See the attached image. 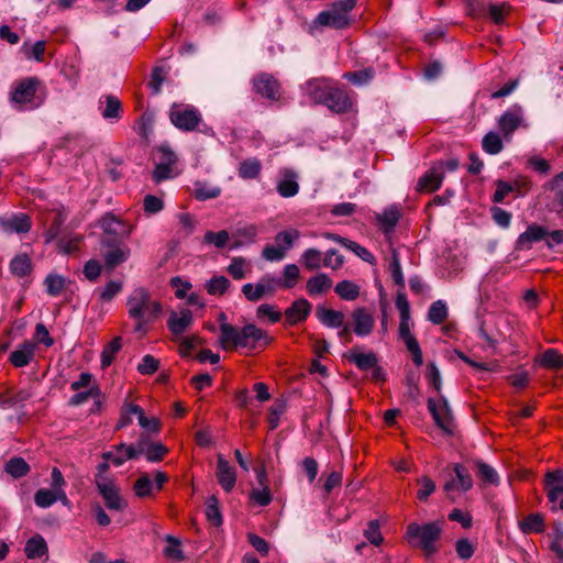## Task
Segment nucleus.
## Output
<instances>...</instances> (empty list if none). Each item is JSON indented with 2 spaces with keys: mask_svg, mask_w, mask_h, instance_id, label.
<instances>
[{
  "mask_svg": "<svg viewBox=\"0 0 563 563\" xmlns=\"http://www.w3.org/2000/svg\"><path fill=\"white\" fill-rule=\"evenodd\" d=\"M156 163L172 166L177 162L176 154L167 145H161L156 150Z\"/></svg>",
  "mask_w": 563,
  "mask_h": 563,
  "instance_id": "62",
  "label": "nucleus"
},
{
  "mask_svg": "<svg viewBox=\"0 0 563 563\" xmlns=\"http://www.w3.org/2000/svg\"><path fill=\"white\" fill-rule=\"evenodd\" d=\"M374 76L375 69L373 67H366L356 71H347L343 75V78L355 86H363L368 84Z\"/></svg>",
  "mask_w": 563,
  "mask_h": 563,
  "instance_id": "42",
  "label": "nucleus"
},
{
  "mask_svg": "<svg viewBox=\"0 0 563 563\" xmlns=\"http://www.w3.org/2000/svg\"><path fill=\"white\" fill-rule=\"evenodd\" d=\"M364 537L373 544L378 547L383 542L380 525L377 519L371 520L364 530Z\"/></svg>",
  "mask_w": 563,
  "mask_h": 563,
  "instance_id": "57",
  "label": "nucleus"
},
{
  "mask_svg": "<svg viewBox=\"0 0 563 563\" xmlns=\"http://www.w3.org/2000/svg\"><path fill=\"white\" fill-rule=\"evenodd\" d=\"M48 551L45 539L41 534L31 537L24 548L25 555L29 560L40 559Z\"/></svg>",
  "mask_w": 563,
  "mask_h": 563,
  "instance_id": "34",
  "label": "nucleus"
},
{
  "mask_svg": "<svg viewBox=\"0 0 563 563\" xmlns=\"http://www.w3.org/2000/svg\"><path fill=\"white\" fill-rule=\"evenodd\" d=\"M35 504L41 508H47L56 503V494L55 490L38 489L34 495Z\"/></svg>",
  "mask_w": 563,
  "mask_h": 563,
  "instance_id": "63",
  "label": "nucleus"
},
{
  "mask_svg": "<svg viewBox=\"0 0 563 563\" xmlns=\"http://www.w3.org/2000/svg\"><path fill=\"white\" fill-rule=\"evenodd\" d=\"M334 291L341 299L347 301L355 300L360 296V287L351 280L339 282Z\"/></svg>",
  "mask_w": 563,
  "mask_h": 563,
  "instance_id": "39",
  "label": "nucleus"
},
{
  "mask_svg": "<svg viewBox=\"0 0 563 563\" xmlns=\"http://www.w3.org/2000/svg\"><path fill=\"white\" fill-rule=\"evenodd\" d=\"M230 287V280L225 276L212 277L207 284L206 289L210 295H223Z\"/></svg>",
  "mask_w": 563,
  "mask_h": 563,
  "instance_id": "52",
  "label": "nucleus"
},
{
  "mask_svg": "<svg viewBox=\"0 0 563 563\" xmlns=\"http://www.w3.org/2000/svg\"><path fill=\"white\" fill-rule=\"evenodd\" d=\"M284 178L277 184V191L284 198H290L298 194L299 185L296 180L297 175L291 169L283 172Z\"/></svg>",
  "mask_w": 563,
  "mask_h": 563,
  "instance_id": "29",
  "label": "nucleus"
},
{
  "mask_svg": "<svg viewBox=\"0 0 563 563\" xmlns=\"http://www.w3.org/2000/svg\"><path fill=\"white\" fill-rule=\"evenodd\" d=\"M522 533H542L545 530L544 517L539 512L530 514L519 521Z\"/></svg>",
  "mask_w": 563,
  "mask_h": 563,
  "instance_id": "32",
  "label": "nucleus"
},
{
  "mask_svg": "<svg viewBox=\"0 0 563 563\" xmlns=\"http://www.w3.org/2000/svg\"><path fill=\"white\" fill-rule=\"evenodd\" d=\"M448 318V308L442 300H437L431 303L428 310V320L433 324H441Z\"/></svg>",
  "mask_w": 563,
  "mask_h": 563,
  "instance_id": "49",
  "label": "nucleus"
},
{
  "mask_svg": "<svg viewBox=\"0 0 563 563\" xmlns=\"http://www.w3.org/2000/svg\"><path fill=\"white\" fill-rule=\"evenodd\" d=\"M545 492L563 494V470L548 472L544 477Z\"/></svg>",
  "mask_w": 563,
  "mask_h": 563,
  "instance_id": "41",
  "label": "nucleus"
},
{
  "mask_svg": "<svg viewBox=\"0 0 563 563\" xmlns=\"http://www.w3.org/2000/svg\"><path fill=\"white\" fill-rule=\"evenodd\" d=\"M153 487L151 477L145 473L135 481L133 489L137 497L144 498L152 494Z\"/></svg>",
  "mask_w": 563,
  "mask_h": 563,
  "instance_id": "55",
  "label": "nucleus"
},
{
  "mask_svg": "<svg viewBox=\"0 0 563 563\" xmlns=\"http://www.w3.org/2000/svg\"><path fill=\"white\" fill-rule=\"evenodd\" d=\"M122 290V283L110 280L102 289H99V298L101 301H111Z\"/></svg>",
  "mask_w": 563,
  "mask_h": 563,
  "instance_id": "61",
  "label": "nucleus"
},
{
  "mask_svg": "<svg viewBox=\"0 0 563 563\" xmlns=\"http://www.w3.org/2000/svg\"><path fill=\"white\" fill-rule=\"evenodd\" d=\"M192 323V312L189 309H184L179 314L172 312L167 320V327L174 335H180Z\"/></svg>",
  "mask_w": 563,
  "mask_h": 563,
  "instance_id": "27",
  "label": "nucleus"
},
{
  "mask_svg": "<svg viewBox=\"0 0 563 563\" xmlns=\"http://www.w3.org/2000/svg\"><path fill=\"white\" fill-rule=\"evenodd\" d=\"M4 470L13 478H21L29 474L30 465L23 457L13 456L5 463Z\"/></svg>",
  "mask_w": 563,
  "mask_h": 563,
  "instance_id": "37",
  "label": "nucleus"
},
{
  "mask_svg": "<svg viewBox=\"0 0 563 563\" xmlns=\"http://www.w3.org/2000/svg\"><path fill=\"white\" fill-rule=\"evenodd\" d=\"M253 89L262 98L272 102L280 100L283 91L280 82L271 74L261 73L253 78Z\"/></svg>",
  "mask_w": 563,
  "mask_h": 563,
  "instance_id": "8",
  "label": "nucleus"
},
{
  "mask_svg": "<svg viewBox=\"0 0 563 563\" xmlns=\"http://www.w3.org/2000/svg\"><path fill=\"white\" fill-rule=\"evenodd\" d=\"M409 321L410 318H400L398 328L399 339L404 341L407 350L410 352L415 365L421 366L423 364L422 351L417 339L410 332Z\"/></svg>",
  "mask_w": 563,
  "mask_h": 563,
  "instance_id": "14",
  "label": "nucleus"
},
{
  "mask_svg": "<svg viewBox=\"0 0 563 563\" xmlns=\"http://www.w3.org/2000/svg\"><path fill=\"white\" fill-rule=\"evenodd\" d=\"M32 268V261L26 253L16 254L10 262L11 274L19 278L30 275Z\"/></svg>",
  "mask_w": 563,
  "mask_h": 563,
  "instance_id": "35",
  "label": "nucleus"
},
{
  "mask_svg": "<svg viewBox=\"0 0 563 563\" xmlns=\"http://www.w3.org/2000/svg\"><path fill=\"white\" fill-rule=\"evenodd\" d=\"M420 486L417 492V498L420 501H427L431 494L435 490V483L428 476H422L417 481Z\"/></svg>",
  "mask_w": 563,
  "mask_h": 563,
  "instance_id": "59",
  "label": "nucleus"
},
{
  "mask_svg": "<svg viewBox=\"0 0 563 563\" xmlns=\"http://www.w3.org/2000/svg\"><path fill=\"white\" fill-rule=\"evenodd\" d=\"M332 287V279L324 273L311 276L306 284L307 292L310 296H318L327 292Z\"/></svg>",
  "mask_w": 563,
  "mask_h": 563,
  "instance_id": "31",
  "label": "nucleus"
},
{
  "mask_svg": "<svg viewBox=\"0 0 563 563\" xmlns=\"http://www.w3.org/2000/svg\"><path fill=\"white\" fill-rule=\"evenodd\" d=\"M102 459L106 461H111L114 466H121L129 460L136 459V452L131 445L125 443H120L112 446L111 451L103 452Z\"/></svg>",
  "mask_w": 563,
  "mask_h": 563,
  "instance_id": "24",
  "label": "nucleus"
},
{
  "mask_svg": "<svg viewBox=\"0 0 563 563\" xmlns=\"http://www.w3.org/2000/svg\"><path fill=\"white\" fill-rule=\"evenodd\" d=\"M356 0H339L330 5L329 10L321 11L314 23L335 30H342L350 25L349 13L355 8Z\"/></svg>",
  "mask_w": 563,
  "mask_h": 563,
  "instance_id": "4",
  "label": "nucleus"
},
{
  "mask_svg": "<svg viewBox=\"0 0 563 563\" xmlns=\"http://www.w3.org/2000/svg\"><path fill=\"white\" fill-rule=\"evenodd\" d=\"M262 170V164L257 158H247L240 163L239 176L243 179H255Z\"/></svg>",
  "mask_w": 563,
  "mask_h": 563,
  "instance_id": "40",
  "label": "nucleus"
},
{
  "mask_svg": "<svg viewBox=\"0 0 563 563\" xmlns=\"http://www.w3.org/2000/svg\"><path fill=\"white\" fill-rule=\"evenodd\" d=\"M225 319L224 313L219 316V320L222 321L219 327V344L223 350L247 349L252 351L258 347H266L271 344L272 338L255 324L249 323L242 329H239L238 327L227 323Z\"/></svg>",
  "mask_w": 563,
  "mask_h": 563,
  "instance_id": "1",
  "label": "nucleus"
},
{
  "mask_svg": "<svg viewBox=\"0 0 563 563\" xmlns=\"http://www.w3.org/2000/svg\"><path fill=\"white\" fill-rule=\"evenodd\" d=\"M475 466L477 468V476L485 484L495 485V486H497L499 484V476L494 467H492L487 463L479 461V460L475 461Z\"/></svg>",
  "mask_w": 563,
  "mask_h": 563,
  "instance_id": "44",
  "label": "nucleus"
},
{
  "mask_svg": "<svg viewBox=\"0 0 563 563\" xmlns=\"http://www.w3.org/2000/svg\"><path fill=\"white\" fill-rule=\"evenodd\" d=\"M345 358L360 371L372 369L378 364V358L374 352L363 353L356 347L349 351L345 354Z\"/></svg>",
  "mask_w": 563,
  "mask_h": 563,
  "instance_id": "25",
  "label": "nucleus"
},
{
  "mask_svg": "<svg viewBox=\"0 0 563 563\" xmlns=\"http://www.w3.org/2000/svg\"><path fill=\"white\" fill-rule=\"evenodd\" d=\"M167 453L168 449L164 444L154 442L148 444L145 457L148 462H161Z\"/></svg>",
  "mask_w": 563,
  "mask_h": 563,
  "instance_id": "58",
  "label": "nucleus"
},
{
  "mask_svg": "<svg viewBox=\"0 0 563 563\" xmlns=\"http://www.w3.org/2000/svg\"><path fill=\"white\" fill-rule=\"evenodd\" d=\"M95 483L108 509L122 511L126 508V503L120 495V488L112 479L107 476H96Z\"/></svg>",
  "mask_w": 563,
  "mask_h": 563,
  "instance_id": "7",
  "label": "nucleus"
},
{
  "mask_svg": "<svg viewBox=\"0 0 563 563\" xmlns=\"http://www.w3.org/2000/svg\"><path fill=\"white\" fill-rule=\"evenodd\" d=\"M246 260L238 256L233 257L231 264L228 267V273L236 280L245 277Z\"/></svg>",
  "mask_w": 563,
  "mask_h": 563,
  "instance_id": "64",
  "label": "nucleus"
},
{
  "mask_svg": "<svg viewBox=\"0 0 563 563\" xmlns=\"http://www.w3.org/2000/svg\"><path fill=\"white\" fill-rule=\"evenodd\" d=\"M120 225H124V222L110 213L102 217L100 221V228L107 234L118 235Z\"/></svg>",
  "mask_w": 563,
  "mask_h": 563,
  "instance_id": "56",
  "label": "nucleus"
},
{
  "mask_svg": "<svg viewBox=\"0 0 563 563\" xmlns=\"http://www.w3.org/2000/svg\"><path fill=\"white\" fill-rule=\"evenodd\" d=\"M442 525L433 521L424 525L411 522L407 526V537L412 547L421 549L426 555H432L438 551L435 543L440 540Z\"/></svg>",
  "mask_w": 563,
  "mask_h": 563,
  "instance_id": "3",
  "label": "nucleus"
},
{
  "mask_svg": "<svg viewBox=\"0 0 563 563\" xmlns=\"http://www.w3.org/2000/svg\"><path fill=\"white\" fill-rule=\"evenodd\" d=\"M316 317L328 328H341L345 322V316L342 311L328 309L323 306L317 307Z\"/></svg>",
  "mask_w": 563,
  "mask_h": 563,
  "instance_id": "28",
  "label": "nucleus"
},
{
  "mask_svg": "<svg viewBox=\"0 0 563 563\" xmlns=\"http://www.w3.org/2000/svg\"><path fill=\"white\" fill-rule=\"evenodd\" d=\"M536 363L545 369L563 368V354L555 349H548L536 357Z\"/></svg>",
  "mask_w": 563,
  "mask_h": 563,
  "instance_id": "30",
  "label": "nucleus"
},
{
  "mask_svg": "<svg viewBox=\"0 0 563 563\" xmlns=\"http://www.w3.org/2000/svg\"><path fill=\"white\" fill-rule=\"evenodd\" d=\"M522 108L514 104L505 111L498 120V128L505 137H510L522 123Z\"/></svg>",
  "mask_w": 563,
  "mask_h": 563,
  "instance_id": "16",
  "label": "nucleus"
},
{
  "mask_svg": "<svg viewBox=\"0 0 563 563\" xmlns=\"http://www.w3.org/2000/svg\"><path fill=\"white\" fill-rule=\"evenodd\" d=\"M400 218V212L397 208L391 207L384 210L383 213L376 214V220L383 227L384 232L388 233L394 230Z\"/></svg>",
  "mask_w": 563,
  "mask_h": 563,
  "instance_id": "38",
  "label": "nucleus"
},
{
  "mask_svg": "<svg viewBox=\"0 0 563 563\" xmlns=\"http://www.w3.org/2000/svg\"><path fill=\"white\" fill-rule=\"evenodd\" d=\"M170 122L185 132L199 128L201 114L194 106L174 103L169 111Z\"/></svg>",
  "mask_w": 563,
  "mask_h": 563,
  "instance_id": "5",
  "label": "nucleus"
},
{
  "mask_svg": "<svg viewBox=\"0 0 563 563\" xmlns=\"http://www.w3.org/2000/svg\"><path fill=\"white\" fill-rule=\"evenodd\" d=\"M312 309L311 303L305 299L299 298L295 300L286 310L285 318L289 325H295L303 322L310 314Z\"/></svg>",
  "mask_w": 563,
  "mask_h": 563,
  "instance_id": "21",
  "label": "nucleus"
},
{
  "mask_svg": "<svg viewBox=\"0 0 563 563\" xmlns=\"http://www.w3.org/2000/svg\"><path fill=\"white\" fill-rule=\"evenodd\" d=\"M46 43L45 41H37L33 45L24 42L21 47V52L25 56L26 59H34L36 62L44 60Z\"/></svg>",
  "mask_w": 563,
  "mask_h": 563,
  "instance_id": "45",
  "label": "nucleus"
},
{
  "mask_svg": "<svg viewBox=\"0 0 563 563\" xmlns=\"http://www.w3.org/2000/svg\"><path fill=\"white\" fill-rule=\"evenodd\" d=\"M258 230L255 224H246L243 227H238L233 230L231 234V239L233 240V243L231 245V249H239L244 245L251 244L255 242V239L257 236Z\"/></svg>",
  "mask_w": 563,
  "mask_h": 563,
  "instance_id": "26",
  "label": "nucleus"
},
{
  "mask_svg": "<svg viewBox=\"0 0 563 563\" xmlns=\"http://www.w3.org/2000/svg\"><path fill=\"white\" fill-rule=\"evenodd\" d=\"M428 410L431 413L435 424L446 434H452V415L448 405V400L441 396V404H437L433 398H429Z\"/></svg>",
  "mask_w": 563,
  "mask_h": 563,
  "instance_id": "12",
  "label": "nucleus"
},
{
  "mask_svg": "<svg viewBox=\"0 0 563 563\" xmlns=\"http://www.w3.org/2000/svg\"><path fill=\"white\" fill-rule=\"evenodd\" d=\"M548 236V230L538 224H530L527 230L521 233L516 242L518 250H530L532 243L542 241Z\"/></svg>",
  "mask_w": 563,
  "mask_h": 563,
  "instance_id": "23",
  "label": "nucleus"
},
{
  "mask_svg": "<svg viewBox=\"0 0 563 563\" xmlns=\"http://www.w3.org/2000/svg\"><path fill=\"white\" fill-rule=\"evenodd\" d=\"M389 272L394 283L401 289L405 288V278L401 271L399 257L396 252H393V257L389 263Z\"/></svg>",
  "mask_w": 563,
  "mask_h": 563,
  "instance_id": "60",
  "label": "nucleus"
},
{
  "mask_svg": "<svg viewBox=\"0 0 563 563\" xmlns=\"http://www.w3.org/2000/svg\"><path fill=\"white\" fill-rule=\"evenodd\" d=\"M444 178V164L435 162L429 170L422 175L417 183V191L419 192H433L438 190Z\"/></svg>",
  "mask_w": 563,
  "mask_h": 563,
  "instance_id": "13",
  "label": "nucleus"
},
{
  "mask_svg": "<svg viewBox=\"0 0 563 563\" xmlns=\"http://www.w3.org/2000/svg\"><path fill=\"white\" fill-rule=\"evenodd\" d=\"M102 98L106 103L104 108L101 109L102 118L106 120H120L122 118L123 109L119 98L113 95H106Z\"/></svg>",
  "mask_w": 563,
  "mask_h": 563,
  "instance_id": "36",
  "label": "nucleus"
},
{
  "mask_svg": "<svg viewBox=\"0 0 563 563\" xmlns=\"http://www.w3.org/2000/svg\"><path fill=\"white\" fill-rule=\"evenodd\" d=\"M482 148L489 155H496L503 151L504 144L496 132H488L482 140Z\"/></svg>",
  "mask_w": 563,
  "mask_h": 563,
  "instance_id": "46",
  "label": "nucleus"
},
{
  "mask_svg": "<svg viewBox=\"0 0 563 563\" xmlns=\"http://www.w3.org/2000/svg\"><path fill=\"white\" fill-rule=\"evenodd\" d=\"M299 238V232L297 230H285L280 231L275 236V242L277 246L284 250L286 253L287 250L291 249L294 242Z\"/></svg>",
  "mask_w": 563,
  "mask_h": 563,
  "instance_id": "53",
  "label": "nucleus"
},
{
  "mask_svg": "<svg viewBox=\"0 0 563 563\" xmlns=\"http://www.w3.org/2000/svg\"><path fill=\"white\" fill-rule=\"evenodd\" d=\"M122 349V338L115 336L109 342L101 352V366L108 367L112 364L117 353Z\"/></svg>",
  "mask_w": 563,
  "mask_h": 563,
  "instance_id": "43",
  "label": "nucleus"
},
{
  "mask_svg": "<svg viewBox=\"0 0 563 563\" xmlns=\"http://www.w3.org/2000/svg\"><path fill=\"white\" fill-rule=\"evenodd\" d=\"M300 277V269L296 264H287L283 268L282 277L275 276L278 289H291L294 288Z\"/></svg>",
  "mask_w": 563,
  "mask_h": 563,
  "instance_id": "33",
  "label": "nucleus"
},
{
  "mask_svg": "<svg viewBox=\"0 0 563 563\" xmlns=\"http://www.w3.org/2000/svg\"><path fill=\"white\" fill-rule=\"evenodd\" d=\"M129 317L136 321L134 331L146 332V324L157 320L163 311L162 305L153 300L143 287L134 289L126 301Z\"/></svg>",
  "mask_w": 563,
  "mask_h": 563,
  "instance_id": "2",
  "label": "nucleus"
},
{
  "mask_svg": "<svg viewBox=\"0 0 563 563\" xmlns=\"http://www.w3.org/2000/svg\"><path fill=\"white\" fill-rule=\"evenodd\" d=\"M322 104L330 111L341 114L349 112L353 102L345 89L333 84L327 92V97L323 99Z\"/></svg>",
  "mask_w": 563,
  "mask_h": 563,
  "instance_id": "10",
  "label": "nucleus"
},
{
  "mask_svg": "<svg viewBox=\"0 0 563 563\" xmlns=\"http://www.w3.org/2000/svg\"><path fill=\"white\" fill-rule=\"evenodd\" d=\"M275 276L272 274H264L257 284H244L242 286V292L249 301L256 302L265 296H272L278 289Z\"/></svg>",
  "mask_w": 563,
  "mask_h": 563,
  "instance_id": "9",
  "label": "nucleus"
},
{
  "mask_svg": "<svg viewBox=\"0 0 563 563\" xmlns=\"http://www.w3.org/2000/svg\"><path fill=\"white\" fill-rule=\"evenodd\" d=\"M36 343L34 341H24L19 347L11 352L10 363L14 367H24L29 365L35 355Z\"/></svg>",
  "mask_w": 563,
  "mask_h": 563,
  "instance_id": "22",
  "label": "nucleus"
},
{
  "mask_svg": "<svg viewBox=\"0 0 563 563\" xmlns=\"http://www.w3.org/2000/svg\"><path fill=\"white\" fill-rule=\"evenodd\" d=\"M353 333L357 336L364 338L369 335L375 325L373 313L365 307H358L353 310L351 314Z\"/></svg>",
  "mask_w": 563,
  "mask_h": 563,
  "instance_id": "15",
  "label": "nucleus"
},
{
  "mask_svg": "<svg viewBox=\"0 0 563 563\" xmlns=\"http://www.w3.org/2000/svg\"><path fill=\"white\" fill-rule=\"evenodd\" d=\"M454 473L456 478L451 479L444 484V490L449 494L450 492L457 489L460 492H468L473 487V478L468 468L464 464H454Z\"/></svg>",
  "mask_w": 563,
  "mask_h": 563,
  "instance_id": "17",
  "label": "nucleus"
},
{
  "mask_svg": "<svg viewBox=\"0 0 563 563\" xmlns=\"http://www.w3.org/2000/svg\"><path fill=\"white\" fill-rule=\"evenodd\" d=\"M40 80L36 77H27L14 86L10 93V100L20 106H29V108H36L41 101H36V91Z\"/></svg>",
  "mask_w": 563,
  "mask_h": 563,
  "instance_id": "6",
  "label": "nucleus"
},
{
  "mask_svg": "<svg viewBox=\"0 0 563 563\" xmlns=\"http://www.w3.org/2000/svg\"><path fill=\"white\" fill-rule=\"evenodd\" d=\"M221 190L218 187H208L206 184L196 183L194 188V196L198 200L213 199L220 196Z\"/></svg>",
  "mask_w": 563,
  "mask_h": 563,
  "instance_id": "54",
  "label": "nucleus"
},
{
  "mask_svg": "<svg viewBox=\"0 0 563 563\" xmlns=\"http://www.w3.org/2000/svg\"><path fill=\"white\" fill-rule=\"evenodd\" d=\"M66 284V279L58 274H48L44 279L46 292L52 297H57L62 294Z\"/></svg>",
  "mask_w": 563,
  "mask_h": 563,
  "instance_id": "47",
  "label": "nucleus"
},
{
  "mask_svg": "<svg viewBox=\"0 0 563 563\" xmlns=\"http://www.w3.org/2000/svg\"><path fill=\"white\" fill-rule=\"evenodd\" d=\"M230 238V233L225 230L218 232L207 231L203 235V243L213 244L218 249H223L228 244Z\"/></svg>",
  "mask_w": 563,
  "mask_h": 563,
  "instance_id": "51",
  "label": "nucleus"
},
{
  "mask_svg": "<svg viewBox=\"0 0 563 563\" xmlns=\"http://www.w3.org/2000/svg\"><path fill=\"white\" fill-rule=\"evenodd\" d=\"M216 476L224 492L230 493L234 488L236 483L235 468L222 455H218Z\"/></svg>",
  "mask_w": 563,
  "mask_h": 563,
  "instance_id": "18",
  "label": "nucleus"
},
{
  "mask_svg": "<svg viewBox=\"0 0 563 563\" xmlns=\"http://www.w3.org/2000/svg\"><path fill=\"white\" fill-rule=\"evenodd\" d=\"M332 85V80L325 77L311 78L306 81L303 89L314 103L322 104Z\"/></svg>",
  "mask_w": 563,
  "mask_h": 563,
  "instance_id": "20",
  "label": "nucleus"
},
{
  "mask_svg": "<svg viewBox=\"0 0 563 563\" xmlns=\"http://www.w3.org/2000/svg\"><path fill=\"white\" fill-rule=\"evenodd\" d=\"M206 517L214 527L222 525L219 500L214 495L210 496L206 501Z\"/></svg>",
  "mask_w": 563,
  "mask_h": 563,
  "instance_id": "48",
  "label": "nucleus"
},
{
  "mask_svg": "<svg viewBox=\"0 0 563 563\" xmlns=\"http://www.w3.org/2000/svg\"><path fill=\"white\" fill-rule=\"evenodd\" d=\"M301 262L309 271H316L323 265L322 253L317 249H308L301 255Z\"/></svg>",
  "mask_w": 563,
  "mask_h": 563,
  "instance_id": "50",
  "label": "nucleus"
},
{
  "mask_svg": "<svg viewBox=\"0 0 563 563\" xmlns=\"http://www.w3.org/2000/svg\"><path fill=\"white\" fill-rule=\"evenodd\" d=\"M0 228L5 233H27L32 228L31 219L25 213H14L9 218L0 217Z\"/></svg>",
  "mask_w": 563,
  "mask_h": 563,
  "instance_id": "19",
  "label": "nucleus"
},
{
  "mask_svg": "<svg viewBox=\"0 0 563 563\" xmlns=\"http://www.w3.org/2000/svg\"><path fill=\"white\" fill-rule=\"evenodd\" d=\"M102 245L109 249L103 254V260L106 267L110 271L126 262L131 255V250L128 245L119 243L113 239H102Z\"/></svg>",
  "mask_w": 563,
  "mask_h": 563,
  "instance_id": "11",
  "label": "nucleus"
}]
</instances>
